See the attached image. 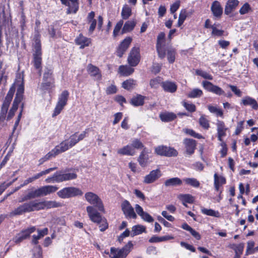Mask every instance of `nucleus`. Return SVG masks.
I'll return each mask as SVG.
<instances>
[{"label": "nucleus", "mask_w": 258, "mask_h": 258, "mask_svg": "<svg viewBox=\"0 0 258 258\" xmlns=\"http://www.w3.org/2000/svg\"><path fill=\"white\" fill-rule=\"evenodd\" d=\"M61 206L62 205L60 203L55 201H32L20 205L12 212V214L14 215H20L25 213L45 209L58 208L61 207Z\"/></svg>", "instance_id": "obj_1"}, {"label": "nucleus", "mask_w": 258, "mask_h": 258, "mask_svg": "<svg viewBox=\"0 0 258 258\" xmlns=\"http://www.w3.org/2000/svg\"><path fill=\"white\" fill-rule=\"evenodd\" d=\"M88 132V129H86L81 133L76 132L72 135L68 140L62 141L55 147L58 150L60 154L64 152L75 146L80 141L83 140L86 137Z\"/></svg>", "instance_id": "obj_2"}, {"label": "nucleus", "mask_w": 258, "mask_h": 258, "mask_svg": "<svg viewBox=\"0 0 258 258\" xmlns=\"http://www.w3.org/2000/svg\"><path fill=\"white\" fill-rule=\"evenodd\" d=\"M86 211L90 219L94 223L99 224L100 230L104 231L108 228V224L106 219L102 218L97 209L92 206L86 208Z\"/></svg>", "instance_id": "obj_3"}, {"label": "nucleus", "mask_w": 258, "mask_h": 258, "mask_svg": "<svg viewBox=\"0 0 258 258\" xmlns=\"http://www.w3.org/2000/svg\"><path fill=\"white\" fill-rule=\"evenodd\" d=\"M58 189V187L56 185H48L41 186L38 189L30 191L25 197V200L46 196L55 192Z\"/></svg>", "instance_id": "obj_4"}, {"label": "nucleus", "mask_w": 258, "mask_h": 258, "mask_svg": "<svg viewBox=\"0 0 258 258\" xmlns=\"http://www.w3.org/2000/svg\"><path fill=\"white\" fill-rule=\"evenodd\" d=\"M133 247V244L131 241H128L124 247L120 249L111 247L109 257L110 258H125Z\"/></svg>", "instance_id": "obj_5"}, {"label": "nucleus", "mask_w": 258, "mask_h": 258, "mask_svg": "<svg viewBox=\"0 0 258 258\" xmlns=\"http://www.w3.org/2000/svg\"><path fill=\"white\" fill-rule=\"evenodd\" d=\"M85 199L90 205H93V207L96 209L103 213L105 212L103 202L97 194L91 191L87 192L85 194Z\"/></svg>", "instance_id": "obj_6"}, {"label": "nucleus", "mask_w": 258, "mask_h": 258, "mask_svg": "<svg viewBox=\"0 0 258 258\" xmlns=\"http://www.w3.org/2000/svg\"><path fill=\"white\" fill-rule=\"evenodd\" d=\"M83 194L81 189L74 186L64 187L57 192V196L61 199H69L77 196H81Z\"/></svg>", "instance_id": "obj_7"}, {"label": "nucleus", "mask_w": 258, "mask_h": 258, "mask_svg": "<svg viewBox=\"0 0 258 258\" xmlns=\"http://www.w3.org/2000/svg\"><path fill=\"white\" fill-rule=\"evenodd\" d=\"M69 95V93L67 90L63 91L59 95L52 116H55L60 113L67 103Z\"/></svg>", "instance_id": "obj_8"}, {"label": "nucleus", "mask_w": 258, "mask_h": 258, "mask_svg": "<svg viewBox=\"0 0 258 258\" xmlns=\"http://www.w3.org/2000/svg\"><path fill=\"white\" fill-rule=\"evenodd\" d=\"M156 47L158 56L160 58H164L166 56V40L164 32H160L158 34Z\"/></svg>", "instance_id": "obj_9"}, {"label": "nucleus", "mask_w": 258, "mask_h": 258, "mask_svg": "<svg viewBox=\"0 0 258 258\" xmlns=\"http://www.w3.org/2000/svg\"><path fill=\"white\" fill-rule=\"evenodd\" d=\"M140 58L139 47H134L131 49L129 53L127 62L131 67H135L139 63Z\"/></svg>", "instance_id": "obj_10"}, {"label": "nucleus", "mask_w": 258, "mask_h": 258, "mask_svg": "<svg viewBox=\"0 0 258 258\" xmlns=\"http://www.w3.org/2000/svg\"><path fill=\"white\" fill-rule=\"evenodd\" d=\"M155 153L160 156L167 157L176 156L177 151L173 148L164 146H159L155 148Z\"/></svg>", "instance_id": "obj_11"}, {"label": "nucleus", "mask_w": 258, "mask_h": 258, "mask_svg": "<svg viewBox=\"0 0 258 258\" xmlns=\"http://www.w3.org/2000/svg\"><path fill=\"white\" fill-rule=\"evenodd\" d=\"M121 207L126 218L133 219L137 218V215L134 211V209L128 201L127 200L123 201L121 203Z\"/></svg>", "instance_id": "obj_12"}, {"label": "nucleus", "mask_w": 258, "mask_h": 258, "mask_svg": "<svg viewBox=\"0 0 258 258\" xmlns=\"http://www.w3.org/2000/svg\"><path fill=\"white\" fill-rule=\"evenodd\" d=\"M35 230L36 228L34 226H32L26 229L22 230L21 232L15 236L13 240L15 243H19L23 240L28 237L29 235Z\"/></svg>", "instance_id": "obj_13"}, {"label": "nucleus", "mask_w": 258, "mask_h": 258, "mask_svg": "<svg viewBox=\"0 0 258 258\" xmlns=\"http://www.w3.org/2000/svg\"><path fill=\"white\" fill-rule=\"evenodd\" d=\"M202 86L208 91L212 92L216 95H221L225 94V92L221 88L213 85L209 81H203Z\"/></svg>", "instance_id": "obj_14"}, {"label": "nucleus", "mask_w": 258, "mask_h": 258, "mask_svg": "<svg viewBox=\"0 0 258 258\" xmlns=\"http://www.w3.org/2000/svg\"><path fill=\"white\" fill-rule=\"evenodd\" d=\"M161 175V171L159 169L153 170L144 177L143 182L146 184L153 183L160 178Z\"/></svg>", "instance_id": "obj_15"}, {"label": "nucleus", "mask_w": 258, "mask_h": 258, "mask_svg": "<svg viewBox=\"0 0 258 258\" xmlns=\"http://www.w3.org/2000/svg\"><path fill=\"white\" fill-rule=\"evenodd\" d=\"M77 174L75 170H68V172H64L62 173H58V176L56 178V181L61 182L65 181L73 180L76 179Z\"/></svg>", "instance_id": "obj_16"}, {"label": "nucleus", "mask_w": 258, "mask_h": 258, "mask_svg": "<svg viewBox=\"0 0 258 258\" xmlns=\"http://www.w3.org/2000/svg\"><path fill=\"white\" fill-rule=\"evenodd\" d=\"M149 153L148 150L146 148H144L138 158V161L140 165L143 168L147 167L151 162L148 155Z\"/></svg>", "instance_id": "obj_17"}, {"label": "nucleus", "mask_w": 258, "mask_h": 258, "mask_svg": "<svg viewBox=\"0 0 258 258\" xmlns=\"http://www.w3.org/2000/svg\"><path fill=\"white\" fill-rule=\"evenodd\" d=\"M216 126L218 140L223 142V138L226 136L228 128L226 126L225 123L220 120H217Z\"/></svg>", "instance_id": "obj_18"}, {"label": "nucleus", "mask_w": 258, "mask_h": 258, "mask_svg": "<svg viewBox=\"0 0 258 258\" xmlns=\"http://www.w3.org/2000/svg\"><path fill=\"white\" fill-rule=\"evenodd\" d=\"M87 71L88 74L95 80L99 81L102 79V75L99 69L90 63L87 66Z\"/></svg>", "instance_id": "obj_19"}, {"label": "nucleus", "mask_w": 258, "mask_h": 258, "mask_svg": "<svg viewBox=\"0 0 258 258\" xmlns=\"http://www.w3.org/2000/svg\"><path fill=\"white\" fill-rule=\"evenodd\" d=\"M132 41V38L130 37H126L120 43L119 45L116 54L119 57H121L124 52L130 46L131 42Z\"/></svg>", "instance_id": "obj_20"}, {"label": "nucleus", "mask_w": 258, "mask_h": 258, "mask_svg": "<svg viewBox=\"0 0 258 258\" xmlns=\"http://www.w3.org/2000/svg\"><path fill=\"white\" fill-rule=\"evenodd\" d=\"M62 4L68 7L67 13H76L78 10V3L77 0H60Z\"/></svg>", "instance_id": "obj_21"}, {"label": "nucleus", "mask_w": 258, "mask_h": 258, "mask_svg": "<svg viewBox=\"0 0 258 258\" xmlns=\"http://www.w3.org/2000/svg\"><path fill=\"white\" fill-rule=\"evenodd\" d=\"M135 210L137 213L141 217V218L149 223L154 221L153 218L148 213L144 212L143 208L138 204L135 205Z\"/></svg>", "instance_id": "obj_22"}, {"label": "nucleus", "mask_w": 258, "mask_h": 258, "mask_svg": "<svg viewBox=\"0 0 258 258\" xmlns=\"http://www.w3.org/2000/svg\"><path fill=\"white\" fill-rule=\"evenodd\" d=\"M186 151L189 155L192 154L196 147V141L191 139H185L183 141Z\"/></svg>", "instance_id": "obj_23"}, {"label": "nucleus", "mask_w": 258, "mask_h": 258, "mask_svg": "<svg viewBox=\"0 0 258 258\" xmlns=\"http://www.w3.org/2000/svg\"><path fill=\"white\" fill-rule=\"evenodd\" d=\"M241 104L244 106H250L252 109L257 110L258 104L256 101L248 96L243 97L241 101Z\"/></svg>", "instance_id": "obj_24"}, {"label": "nucleus", "mask_w": 258, "mask_h": 258, "mask_svg": "<svg viewBox=\"0 0 258 258\" xmlns=\"http://www.w3.org/2000/svg\"><path fill=\"white\" fill-rule=\"evenodd\" d=\"M117 153L121 155L134 156L136 152L133 147L131 145H127L118 149Z\"/></svg>", "instance_id": "obj_25"}, {"label": "nucleus", "mask_w": 258, "mask_h": 258, "mask_svg": "<svg viewBox=\"0 0 258 258\" xmlns=\"http://www.w3.org/2000/svg\"><path fill=\"white\" fill-rule=\"evenodd\" d=\"M239 3L238 0H228L225 7V14L228 15L231 13L237 8Z\"/></svg>", "instance_id": "obj_26"}, {"label": "nucleus", "mask_w": 258, "mask_h": 258, "mask_svg": "<svg viewBox=\"0 0 258 258\" xmlns=\"http://www.w3.org/2000/svg\"><path fill=\"white\" fill-rule=\"evenodd\" d=\"M211 9L213 15L216 17H220L223 13V8L218 1L213 2Z\"/></svg>", "instance_id": "obj_27"}, {"label": "nucleus", "mask_w": 258, "mask_h": 258, "mask_svg": "<svg viewBox=\"0 0 258 258\" xmlns=\"http://www.w3.org/2000/svg\"><path fill=\"white\" fill-rule=\"evenodd\" d=\"M161 86L165 91L170 93H174L177 90L176 84L171 81L163 82L161 84Z\"/></svg>", "instance_id": "obj_28"}, {"label": "nucleus", "mask_w": 258, "mask_h": 258, "mask_svg": "<svg viewBox=\"0 0 258 258\" xmlns=\"http://www.w3.org/2000/svg\"><path fill=\"white\" fill-rule=\"evenodd\" d=\"M91 39L84 36L82 34H80L79 36L76 39V43L80 45L81 48H83L85 47L88 46L91 43Z\"/></svg>", "instance_id": "obj_29"}, {"label": "nucleus", "mask_w": 258, "mask_h": 258, "mask_svg": "<svg viewBox=\"0 0 258 258\" xmlns=\"http://www.w3.org/2000/svg\"><path fill=\"white\" fill-rule=\"evenodd\" d=\"M95 13L91 12L89 13L87 16V21L90 24L89 29V32L91 34L94 31L96 26V20L94 19Z\"/></svg>", "instance_id": "obj_30"}, {"label": "nucleus", "mask_w": 258, "mask_h": 258, "mask_svg": "<svg viewBox=\"0 0 258 258\" xmlns=\"http://www.w3.org/2000/svg\"><path fill=\"white\" fill-rule=\"evenodd\" d=\"M60 153L58 151V150L55 147L54 149L51 150L49 152H48L46 155H45L43 157L39 159V164H43L44 162L47 160L50 159L52 157H55L56 155L59 154Z\"/></svg>", "instance_id": "obj_31"}, {"label": "nucleus", "mask_w": 258, "mask_h": 258, "mask_svg": "<svg viewBox=\"0 0 258 258\" xmlns=\"http://www.w3.org/2000/svg\"><path fill=\"white\" fill-rule=\"evenodd\" d=\"M13 97V94L12 93H10V91L8 92L7 97L6 98V100L4 101L3 106L2 107L1 109V113L3 115H5L6 113L7 112L10 102L12 100Z\"/></svg>", "instance_id": "obj_32"}, {"label": "nucleus", "mask_w": 258, "mask_h": 258, "mask_svg": "<svg viewBox=\"0 0 258 258\" xmlns=\"http://www.w3.org/2000/svg\"><path fill=\"white\" fill-rule=\"evenodd\" d=\"M146 231V227L142 225H136L132 228L131 235L134 237L136 235L142 234Z\"/></svg>", "instance_id": "obj_33"}, {"label": "nucleus", "mask_w": 258, "mask_h": 258, "mask_svg": "<svg viewBox=\"0 0 258 258\" xmlns=\"http://www.w3.org/2000/svg\"><path fill=\"white\" fill-rule=\"evenodd\" d=\"M176 117V115L173 112H166L161 113L160 118L164 122H169L174 120Z\"/></svg>", "instance_id": "obj_34"}, {"label": "nucleus", "mask_w": 258, "mask_h": 258, "mask_svg": "<svg viewBox=\"0 0 258 258\" xmlns=\"http://www.w3.org/2000/svg\"><path fill=\"white\" fill-rule=\"evenodd\" d=\"M134 71V69L127 66H120L118 69V72L122 76H127L131 75Z\"/></svg>", "instance_id": "obj_35"}, {"label": "nucleus", "mask_w": 258, "mask_h": 258, "mask_svg": "<svg viewBox=\"0 0 258 258\" xmlns=\"http://www.w3.org/2000/svg\"><path fill=\"white\" fill-rule=\"evenodd\" d=\"M145 97L141 95H137L133 97L131 101V104L135 106H141L144 104Z\"/></svg>", "instance_id": "obj_36"}, {"label": "nucleus", "mask_w": 258, "mask_h": 258, "mask_svg": "<svg viewBox=\"0 0 258 258\" xmlns=\"http://www.w3.org/2000/svg\"><path fill=\"white\" fill-rule=\"evenodd\" d=\"M164 184L166 186L180 185L182 180L178 177H173L166 180Z\"/></svg>", "instance_id": "obj_37"}, {"label": "nucleus", "mask_w": 258, "mask_h": 258, "mask_svg": "<svg viewBox=\"0 0 258 258\" xmlns=\"http://www.w3.org/2000/svg\"><path fill=\"white\" fill-rule=\"evenodd\" d=\"M167 58L170 63H172L175 59L176 50L172 47H168L167 49Z\"/></svg>", "instance_id": "obj_38"}, {"label": "nucleus", "mask_w": 258, "mask_h": 258, "mask_svg": "<svg viewBox=\"0 0 258 258\" xmlns=\"http://www.w3.org/2000/svg\"><path fill=\"white\" fill-rule=\"evenodd\" d=\"M178 198L180 200L183 204L184 203L191 204L194 202V197L189 194H180L178 196Z\"/></svg>", "instance_id": "obj_39"}, {"label": "nucleus", "mask_w": 258, "mask_h": 258, "mask_svg": "<svg viewBox=\"0 0 258 258\" xmlns=\"http://www.w3.org/2000/svg\"><path fill=\"white\" fill-rule=\"evenodd\" d=\"M54 87V80H48L43 81L41 84L40 89L42 91H46L51 89Z\"/></svg>", "instance_id": "obj_40"}, {"label": "nucleus", "mask_w": 258, "mask_h": 258, "mask_svg": "<svg viewBox=\"0 0 258 258\" xmlns=\"http://www.w3.org/2000/svg\"><path fill=\"white\" fill-rule=\"evenodd\" d=\"M201 212L203 214L214 217L219 218L220 217V214L218 211H215L212 209H208L205 208L201 209Z\"/></svg>", "instance_id": "obj_41"}, {"label": "nucleus", "mask_w": 258, "mask_h": 258, "mask_svg": "<svg viewBox=\"0 0 258 258\" xmlns=\"http://www.w3.org/2000/svg\"><path fill=\"white\" fill-rule=\"evenodd\" d=\"M132 15V9L131 8L127 5H125L123 6L121 15L123 19H127Z\"/></svg>", "instance_id": "obj_42"}, {"label": "nucleus", "mask_w": 258, "mask_h": 258, "mask_svg": "<svg viewBox=\"0 0 258 258\" xmlns=\"http://www.w3.org/2000/svg\"><path fill=\"white\" fill-rule=\"evenodd\" d=\"M208 109L211 113L215 114L217 116L223 117V112L221 109L218 108L216 106H213L211 105H209L208 106Z\"/></svg>", "instance_id": "obj_43"}, {"label": "nucleus", "mask_w": 258, "mask_h": 258, "mask_svg": "<svg viewBox=\"0 0 258 258\" xmlns=\"http://www.w3.org/2000/svg\"><path fill=\"white\" fill-rule=\"evenodd\" d=\"M135 25V22L133 21L126 22L122 28V33H125L131 31L134 28Z\"/></svg>", "instance_id": "obj_44"}, {"label": "nucleus", "mask_w": 258, "mask_h": 258, "mask_svg": "<svg viewBox=\"0 0 258 258\" xmlns=\"http://www.w3.org/2000/svg\"><path fill=\"white\" fill-rule=\"evenodd\" d=\"M136 85V81L133 79H128L124 81L122 84V87L126 90H131Z\"/></svg>", "instance_id": "obj_45"}, {"label": "nucleus", "mask_w": 258, "mask_h": 258, "mask_svg": "<svg viewBox=\"0 0 258 258\" xmlns=\"http://www.w3.org/2000/svg\"><path fill=\"white\" fill-rule=\"evenodd\" d=\"M33 62L35 68L38 70L39 75L41 74V61L42 58L41 56H33Z\"/></svg>", "instance_id": "obj_46"}, {"label": "nucleus", "mask_w": 258, "mask_h": 258, "mask_svg": "<svg viewBox=\"0 0 258 258\" xmlns=\"http://www.w3.org/2000/svg\"><path fill=\"white\" fill-rule=\"evenodd\" d=\"M185 183L194 187H198L200 186L199 181L194 178H186L183 179Z\"/></svg>", "instance_id": "obj_47"}, {"label": "nucleus", "mask_w": 258, "mask_h": 258, "mask_svg": "<svg viewBox=\"0 0 258 258\" xmlns=\"http://www.w3.org/2000/svg\"><path fill=\"white\" fill-rule=\"evenodd\" d=\"M255 243L253 241L250 240L247 242L245 255H248L254 253Z\"/></svg>", "instance_id": "obj_48"}, {"label": "nucleus", "mask_w": 258, "mask_h": 258, "mask_svg": "<svg viewBox=\"0 0 258 258\" xmlns=\"http://www.w3.org/2000/svg\"><path fill=\"white\" fill-rule=\"evenodd\" d=\"M162 82L161 78L158 77L150 80V85L151 88L156 89Z\"/></svg>", "instance_id": "obj_49"}, {"label": "nucleus", "mask_w": 258, "mask_h": 258, "mask_svg": "<svg viewBox=\"0 0 258 258\" xmlns=\"http://www.w3.org/2000/svg\"><path fill=\"white\" fill-rule=\"evenodd\" d=\"M186 17H187V13H186V10H182L180 11V14L179 16L178 20V22H177V27H180L182 25L184 21L186 19Z\"/></svg>", "instance_id": "obj_50"}, {"label": "nucleus", "mask_w": 258, "mask_h": 258, "mask_svg": "<svg viewBox=\"0 0 258 258\" xmlns=\"http://www.w3.org/2000/svg\"><path fill=\"white\" fill-rule=\"evenodd\" d=\"M252 11V9L250 5L245 3L240 9L239 13L240 15H245Z\"/></svg>", "instance_id": "obj_51"}, {"label": "nucleus", "mask_w": 258, "mask_h": 258, "mask_svg": "<svg viewBox=\"0 0 258 258\" xmlns=\"http://www.w3.org/2000/svg\"><path fill=\"white\" fill-rule=\"evenodd\" d=\"M203 95V91L199 89H194L191 90L187 95L189 98L200 97Z\"/></svg>", "instance_id": "obj_52"}, {"label": "nucleus", "mask_w": 258, "mask_h": 258, "mask_svg": "<svg viewBox=\"0 0 258 258\" xmlns=\"http://www.w3.org/2000/svg\"><path fill=\"white\" fill-rule=\"evenodd\" d=\"M218 25L214 24L211 26L212 31V35L215 36H221L223 35L224 33V31L221 29H219L217 28Z\"/></svg>", "instance_id": "obj_53"}, {"label": "nucleus", "mask_w": 258, "mask_h": 258, "mask_svg": "<svg viewBox=\"0 0 258 258\" xmlns=\"http://www.w3.org/2000/svg\"><path fill=\"white\" fill-rule=\"evenodd\" d=\"M131 145L133 147L135 150L136 149H144L145 148L143 144L138 139L133 140Z\"/></svg>", "instance_id": "obj_54"}, {"label": "nucleus", "mask_w": 258, "mask_h": 258, "mask_svg": "<svg viewBox=\"0 0 258 258\" xmlns=\"http://www.w3.org/2000/svg\"><path fill=\"white\" fill-rule=\"evenodd\" d=\"M32 258H42V249L40 246H36L33 248Z\"/></svg>", "instance_id": "obj_55"}, {"label": "nucleus", "mask_w": 258, "mask_h": 258, "mask_svg": "<svg viewBox=\"0 0 258 258\" xmlns=\"http://www.w3.org/2000/svg\"><path fill=\"white\" fill-rule=\"evenodd\" d=\"M196 73L197 75L201 76L202 77L205 79H208L210 80H212L213 79V77L211 75L201 70H196Z\"/></svg>", "instance_id": "obj_56"}, {"label": "nucleus", "mask_w": 258, "mask_h": 258, "mask_svg": "<svg viewBox=\"0 0 258 258\" xmlns=\"http://www.w3.org/2000/svg\"><path fill=\"white\" fill-rule=\"evenodd\" d=\"M33 56H41L40 42L38 39L35 41Z\"/></svg>", "instance_id": "obj_57"}, {"label": "nucleus", "mask_w": 258, "mask_h": 258, "mask_svg": "<svg viewBox=\"0 0 258 258\" xmlns=\"http://www.w3.org/2000/svg\"><path fill=\"white\" fill-rule=\"evenodd\" d=\"M199 123L205 129H208L210 127L209 120L204 116H202L199 119Z\"/></svg>", "instance_id": "obj_58"}, {"label": "nucleus", "mask_w": 258, "mask_h": 258, "mask_svg": "<svg viewBox=\"0 0 258 258\" xmlns=\"http://www.w3.org/2000/svg\"><path fill=\"white\" fill-rule=\"evenodd\" d=\"M184 133L189 135L190 136L197 139H204V138L201 135L196 133L194 130L191 129H185L184 130Z\"/></svg>", "instance_id": "obj_59"}, {"label": "nucleus", "mask_w": 258, "mask_h": 258, "mask_svg": "<svg viewBox=\"0 0 258 258\" xmlns=\"http://www.w3.org/2000/svg\"><path fill=\"white\" fill-rule=\"evenodd\" d=\"M123 20H120L119 22H117L113 30V35L114 37H116L118 34V33L119 32L123 25Z\"/></svg>", "instance_id": "obj_60"}, {"label": "nucleus", "mask_w": 258, "mask_h": 258, "mask_svg": "<svg viewBox=\"0 0 258 258\" xmlns=\"http://www.w3.org/2000/svg\"><path fill=\"white\" fill-rule=\"evenodd\" d=\"M56 167L50 168L49 169H47L46 170L42 171L34 175V176L35 177L36 179H37L39 178L40 177H41L42 176L49 173L50 172L56 169Z\"/></svg>", "instance_id": "obj_61"}, {"label": "nucleus", "mask_w": 258, "mask_h": 258, "mask_svg": "<svg viewBox=\"0 0 258 258\" xmlns=\"http://www.w3.org/2000/svg\"><path fill=\"white\" fill-rule=\"evenodd\" d=\"M244 246V244L243 243H240L237 245H234L233 247V249L235 251V253L242 254L243 251Z\"/></svg>", "instance_id": "obj_62"}, {"label": "nucleus", "mask_w": 258, "mask_h": 258, "mask_svg": "<svg viewBox=\"0 0 258 258\" xmlns=\"http://www.w3.org/2000/svg\"><path fill=\"white\" fill-rule=\"evenodd\" d=\"M214 182H217L220 185L224 184L226 183L225 178L223 176H218L217 173L214 174Z\"/></svg>", "instance_id": "obj_63"}, {"label": "nucleus", "mask_w": 258, "mask_h": 258, "mask_svg": "<svg viewBox=\"0 0 258 258\" xmlns=\"http://www.w3.org/2000/svg\"><path fill=\"white\" fill-rule=\"evenodd\" d=\"M52 74V71L51 70H47L44 74L43 81L54 80Z\"/></svg>", "instance_id": "obj_64"}]
</instances>
